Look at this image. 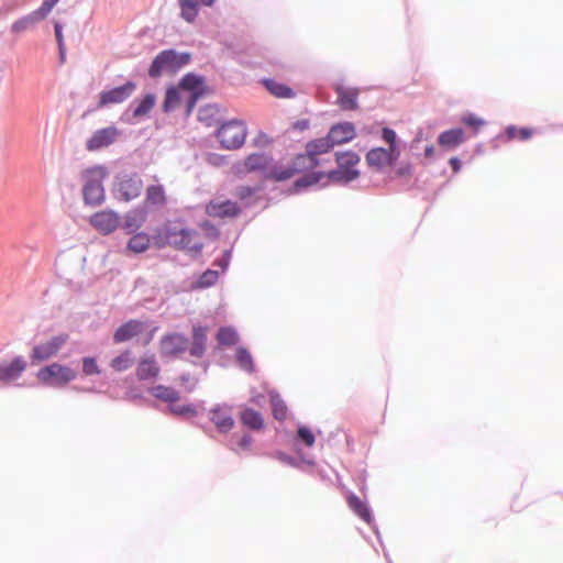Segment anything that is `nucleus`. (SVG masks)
Masks as SVG:
<instances>
[{
    "label": "nucleus",
    "instance_id": "nucleus-1",
    "mask_svg": "<svg viewBox=\"0 0 563 563\" xmlns=\"http://www.w3.org/2000/svg\"><path fill=\"white\" fill-rule=\"evenodd\" d=\"M107 174V169L103 166H95L82 173V196L87 205L98 206L103 202L104 188L102 183Z\"/></svg>",
    "mask_w": 563,
    "mask_h": 563
},
{
    "label": "nucleus",
    "instance_id": "nucleus-2",
    "mask_svg": "<svg viewBox=\"0 0 563 563\" xmlns=\"http://www.w3.org/2000/svg\"><path fill=\"white\" fill-rule=\"evenodd\" d=\"M190 55L188 53H177L173 49L161 52L153 60L148 69L152 78L159 77L164 73L174 74L188 64Z\"/></svg>",
    "mask_w": 563,
    "mask_h": 563
},
{
    "label": "nucleus",
    "instance_id": "nucleus-3",
    "mask_svg": "<svg viewBox=\"0 0 563 563\" xmlns=\"http://www.w3.org/2000/svg\"><path fill=\"white\" fill-rule=\"evenodd\" d=\"M246 134L247 131L244 122L231 120L218 129L217 137L224 148L235 150L244 144Z\"/></svg>",
    "mask_w": 563,
    "mask_h": 563
},
{
    "label": "nucleus",
    "instance_id": "nucleus-4",
    "mask_svg": "<svg viewBox=\"0 0 563 563\" xmlns=\"http://www.w3.org/2000/svg\"><path fill=\"white\" fill-rule=\"evenodd\" d=\"M360 157L356 153L347 151L336 154L338 169L328 173V178L332 181L349 183L358 176L354 167L358 164Z\"/></svg>",
    "mask_w": 563,
    "mask_h": 563
},
{
    "label": "nucleus",
    "instance_id": "nucleus-5",
    "mask_svg": "<svg viewBox=\"0 0 563 563\" xmlns=\"http://www.w3.org/2000/svg\"><path fill=\"white\" fill-rule=\"evenodd\" d=\"M77 374L70 367L58 363L38 369L37 379L46 385L64 386L76 378Z\"/></svg>",
    "mask_w": 563,
    "mask_h": 563
},
{
    "label": "nucleus",
    "instance_id": "nucleus-6",
    "mask_svg": "<svg viewBox=\"0 0 563 563\" xmlns=\"http://www.w3.org/2000/svg\"><path fill=\"white\" fill-rule=\"evenodd\" d=\"M334 145L328 135L309 142L306 146V154L296 157V165H306L307 168H314L319 165L318 156L328 153Z\"/></svg>",
    "mask_w": 563,
    "mask_h": 563
},
{
    "label": "nucleus",
    "instance_id": "nucleus-7",
    "mask_svg": "<svg viewBox=\"0 0 563 563\" xmlns=\"http://www.w3.org/2000/svg\"><path fill=\"white\" fill-rule=\"evenodd\" d=\"M196 232L188 229L169 228L166 231L167 243L178 250L200 252L202 244L195 241Z\"/></svg>",
    "mask_w": 563,
    "mask_h": 563
},
{
    "label": "nucleus",
    "instance_id": "nucleus-8",
    "mask_svg": "<svg viewBox=\"0 0 563 563\" xmlns=\"http://www.w3.org/2000/svg\"><path fill=\"white\" fill-rule=\"evenodd\" d=\"M135 89L136 85L133 81H128L120 87L101 91L97 107L104 108L110 104L122 103L132 96Z\"/></svg>",
    "mask_w": 563,
    "mask_h": 563
},
{
    "label": "nucleus",
    "instance_id": "nucleus-9",
    "mask_svg": "<svg viewBox=\"0 0 563 563\" xmlns=\"http://www.w3.org/2000/svg\"><path fill=\"white\" fill-rule=\"evenodd\" d=\"M68 341L67 334L53 336L47 342L37 344L33 347L31 358L33 362H43L55 356L60 347Z\"/></svg>",
    "mask_w": 563,
    "mask_h": 563
},
{
    "label": "nucleus",
    "instance_id": "nucleus-10",
    "mask_svg": "<svg viewBox=\"0 0 563 563\" xmlns=\"http://www.w3.org/2000/svg\"><path fill=\"white\" fill-rule=\"evenodd\" d=\"M89 223L101 234H110L120 224V217L112 210H102L92 214Z\"/></svg>",
    "mask_w": 563,
    "mask_h": 563
},
{
    "label": "nucleus",
    "instance_id": "nucleus-11",
    "mask_svg": "<svg viewBox=\"0 0 563 563\" xmlns=\"http://www.w3.org/2000/svg\"><path fill=\"white\" fill-rule=\"evenodd\" d=\"M188 349V340L180 333H169L159 340V351L163 356L174 357Z\"/></svg>",
    "mask_w": 563,
    "mask_h": 563
},
{
    "label": "nucleus",
    "instance_id": "nucleus-12",
    "mask_svg": "<svg viewBox=\"0 0 563 563\" xmlns=\"http://www.w3.org/2000/svg\"><path fill=\"white\" fill-rule=\"evenodd\" d=\"M143 189V181L137 174L125 175L118 183L120 199L131 201L137 198Z\"/></svg>",
    "mask_w": 563,
    "mask_h": 563
},
{
    "label": "nucleus",
    "instance_id": "nucleus-13",
    "mask_svg": "<svg viewBox=\"0 0 563 563\" xmlns=\"http://www.w3.org/2000/svg\"><path fill=\"white\" fill-rule=\"evenodd\" d=\"M205 211L211 218L227 219L239 216L241 208L231 200H211L206 205Z\"/></svg>",
    "mask_w": 563,
    "mask_h": 563
},
{
    "label": "nucleus",
    "instance_id": "nucleus-14",
    "mask_svg": "<svg viewBox=\"0 0 563 563\" xmlns=\"http://www.w3.org/2000/svg\"><path fill=\"white\" fill-rule=\"evenodd\" d=\"M209 418L219 432L228 433L234 427L231 407L218 405L209 411Z\"/></svg>",
    "mask_w": 563,
    "mask_h": 563
},
{
    "label": "nucleus",
    "instance_id": "nucleus-15",
    "mask_svg": "<svg viewBox=\"0 0 563 563\" xmlns=\"http://www.w3.org/2000/svg\"><path fill=\"white\" fill-rule=\"evenodd\" d=\"M120 135V131L114 126H108L97 130L86 143L88 151H98L111 145Z\"/></svg>",
    "mask_w": 563,
    "mask_h": 563
},
{
    "label": "nucleus",
    "instance_id": "nucleus-16",
    "mask_svg": "<svg viewBox=\"0 0 563 563\" xmlns=\"http://www.w3.org/2000/svg\"><path fill=\"white\" fill-rule=\"evenodd\" d=\"M398 156L399 153H395L394 150L375 147L367 153L366 161L369 166L380 169L385 166L391 165L397 161Z\"/></svg>",
    "mask_w": 563,
    "mask_h": 563
},
{
    "label": "nucleus",
    "instance_id": "nucleus-17",
    "mask_svg": "<svg viewBox=\"0 0 563 563\" xmlns=\"http://www.w3.org/2000/svg\"><path fill=\"white\" fill-rule=\"evenodd\" d=\"M356 135L355 126L351 122H341L331 126L328 137L333 145H341L352 141Z\"/></svg>",
    "mask_w": 563,
    "mask_h": 563
},
{
    "label": "nucleus",
    "instance_id": "nucleus-18",
    "mask_svg": "<svg viewBox=\"0 0 563 563\" xmlns=\"http://www.w3.org/2000/svg\"><path fill=\"white\" fill-rule=\"evenodd\" d=\"M159 373L161 367L155 355H145L139 360L135 374L140 380L155 379Z\"/></svg>",
    "mask_w": 563,
    "mask_h": 563
},
{
    "label": "nucleus",
    "instance_id": "nucleus-19",
    "mask_svg": "<svg viewBox=\"0 0 563 563\" xmlns=\"http://www.w3.org/2000/svg\"><path fill=\"white\" fill-rule=\"evenodd\" d=\"M26 368V363L23 357L18 356L11 362H3L0 364V380L9 383L21 376Z\"/></svg>",
    "mask_w": 563,
    "mask_h": 563
},
{
    "label": "nucleus",
    "instance_id": "nucleus-20",
    "mask_svg": "<svg viewBox=\"0 0 563 563\" xmlns=\"http://www.w3.org/2000/svg\"><path fill=\"white\" fill-rule=\"evenodd\" d=\"M167 203V195L163 185H151L145 189L144 206L161 209Z\"/></svg>",
    "mask_w": 563,
    "mask_h": 563
},
{
    "label": "nucleus",
    "instance_id": "nucleus-21",
    "mask_svg": "<svg viewBox=\"0 0 563 563\" xmlns=\"http://www.w3.org/2000/svg\"><path fill=\"white\" fill-rule=\"evenodd\" d=\"M144 330V324L139 320H129L128 322L121 324L113 334V341L115 343L126 342L134 336L142 333Z\"/></svg>",
    "mask_w": 563,
    "mask_h": 563
},
{
    "label": "nucleus",
    "instance_id": "nucleus-22",
    "mask_svg": "<svg viewBox=\"0 0 563 563\" xmlns=\"http://www.w3.org/2000/svg\"><path fill=\"white\" fill-rule=\"evenodd\" d=\"M208 329L206 327H194L191 334V344L188 346L189 354L194 357L200 358L206 352Z\"/></svg>",
    "mask_w": 563,
    "mask_h": 563
},
{
    "label": "nucleus",
    "instance_id": "nucleus-23",
    "mask_svg": "<svg viewBox=\"0 0 563 563\" xmlns=\"http://www.w3.org/2000/svg\"><path fill=\"white\" fill-rule=\"evenodd\" d=\"M180 7V15L184 20L189 23H192L197 15L199 4L210 7L213 4L214 0H178Z\"/></svg>",
    "mask_w": 563,
    "mask_h": 563
},
{
    "label": "nucleus",
    "instance_id": "nucleus-24",
    "mask_svg": "<svg viewBox=\"0 0 563 563\" xmlns=\"http://www.w3.org/2000/svg\"><path fill=\"white\" fill-rule=\"evenodd\" d=\"M335 92L338 93V104L343 110H355L357 109V97L358 90L354 88H345L343 86H336Z\"/></svg>",
    "mask_w": 563,
    "mask_h": 563
},
{
    "label": "nucleus",
    "instance_id": "nucleus-25",
    "mask_svg": "<svg viewBox=\"0 0 563 563\" xmlns=\"http://www.w3.org/2000/svg\"><path fill=\"white\" fill-rule=\"evenodd\" d=\"M464 141V131L460 128L443 131L438 137L439 145L446 150L457 147Z\"/></svg>",
    "mask_w": 563,
    "mask_h": 563
},
{
    "label": "nucleus",
    "instance_id": "nucleus-26",
    "mask_svg": "<svg viewBox=\"0 0 563 563\" xmlns=\"http://www.w3.org/2000/svg\"><path fill=\"white\" fill-rule=\"evenodd\" d=\"M262 84L267 91L275 98L290 99L295 97L294 90L285 84H280L274 79H263Z\"/></svg>",
    "mask_w": 563,
    "mask_h": 563
},
{
    "label": "nucleus",
    "instance_id": "nucleus-27",
    "mask_svg": "<svg viewBox=\"0 0 563 563\" xmlns=\"http://www.w3.org/2000/svg\"><path fill=\"white\" fill-rule=\"evenodd\" d=\"M202 86V79L199 76L187 74L180 81V87L185 90L192 91V96L188 102V112H190L196 103L197 93Z\"/></svg>",
    "mask_w": 563,
    "mask_h": 563
},
{
    "label": "nucleus",
    "instance_id": "nucleus-28",
    "mask_svg": "<svg viewBox=\"0 0 563 563\" xmlns=\"http://www.w3.org/2000/svg\"><path fill=\"white\" fill-rule=\"evenodd\" d=\"M150 393L156 399L168 402L169 405L180 399V395L176 389L165 385H156L150 389Z\"/></svg>",
    "mask_w": 563,
    "mask_h": 563
},
{
    "label": "nucleus",
    "instance_id": "nucleus-29",
    "mask_svg": "<svg viewBox=\"0 0 563 563\" xmlns=\"http://www.w3.org/2000/svg\"><path fill=\"white\" fill-rule=\"evenodd\" d=\"M347 504L350 506V508L360 517L363 519V521L366 523V525H372L373 522V516L368 509V507L366 506L365 503H363L357 496L355 495H350L347 497Z\"/></svg>",
    "mask_w": 563,
    "mask_h": 563
},
{
    "label": "nucleus",
    "instance_id": "nucleus-30",
    "mask_svg": "<svg viewBox=\"0 0 563 563\" xmlns=\"http://www.w3.org/2000/svg\"><path fill=\"white\" fill-rule=\"evenodd\" d=\"M240 419L244 426L252 430H261L264 427L262 415L252 408H245L241 412Z\"/></svg>",
    "mask_w": 563,
    "mask_h": 563
},
{
    "label": "nucleus",
    "instance_id": "nucleus-31",
    "mask_svg": "<svg viewBox=\"0 0 563 563\" xmlns=\"http://www.w3.org/2000/svg\"><path fill=\"white\" fill-rule=\"evenodd\" d=\"M134 357L130 350H125L118 356L113 357L110 362V367L114 372H124L132 367Z\"/></svg>",
    "mask_w": 563,
    "mask_h": 563
},
{
    "label": "nucleus",
    "instance_id": "nucleus-32",
    "mask_svg": "<svg viewBox=\"0 0 563 563\" xmlns=\"http://www.w3.org/2000/svg\"><path fill=\"white\" fill-rule=\"evenodd\" d=\"M150 246V236L144 232L134 234L128 242L126 249L135 254L145 252Z\"/></svg>",
    "mask_w": 563,
    "mask_h": 563
},
{
    "label": "nucleus",
    "instance_id": "nucleus-33",
    "mask_svg": "<svg viewBox=\"0 0 563 563\" xmlns=\"http://www.w3.org/2000/svg\"><path fill=\"white\" fill-rule=\"evenodd\" d=\"M268 165V157L264 154H251L244 161L247 172L263 170Z\"/></svg>",
    "mask_w": 563,
    "mask_h": 563
},
{
    "label": "nucleus",
    "instance_id": "nucleus-34",
    "mask_svg": "<svg viewBox=\"0 0 563 563\" xmlns=\"http://www.w3.org/2000/svg\"><path fill=\"white\" fill-rule=\"evenodd\" d=\"M273 416L277 420H285L287 417V406L277 393L269 394Z\"/></svg>",
    "mask_w": 563,
    "mask_h": 563
},
{
    "label": "nucleus",
    "instance_id": "nucleus-35",
    "mask_svg": "<svg viewBox=\"0 0 563 563\" xmlns=\"http://www.w3.org/2000/svg\"><path fill=\"white\" fill-rule=\"evenodd\" d=\"M38 22H41L40 19H37V16L33 12H31L30 14L16 20L11 25V31L12 33L20 34L33 27Z\"/></svg>",
    "mask_w": 563,
    "mask_h": 563
},
{
    "label": "nucleus",
    "instance_id": "nucleus-36",
    "mask_svg": "<svg viewBox=\"0 0 563 563\" xmlns=\"http://www.w3.org/2000/svg\"><path fill=\"white\" fill-rule=\"evenodd\" d=\"M155 104L154 95H146L142 100H140L136 107L133 110L134 118H141L151 112Z\"/></svg>",
    "mask_w": 563,
    "mask_h": 563
},
{
    "label": "nucleus",
    "instance_id": "nucleus-37",
    "mask_svg": "<svg viewBox=\"0 0 563 563\" xmlns=\"http://www.w3.org/2000/svg\"><path fill=\"white\" fill-rule=\"evenodd\" d=\"M219 273L217 271L207 269L199 276L194 287L199 289L208 288L210 286H213L217 283Z\"/></svg>",
    "mask_w": 563,
    "mask_h": 563
},
{
    "label": "nucleus",
    "instance_id": "nucleus-38",
    "mask_svg": "<svg viewBox=\"0 0 563 563\" xmlns=\"http://www.w3.org/2000/svg\"><path fill=\"white\" fill-rule=\"evenodd\" d=\"M217 340L221 345H234L238 342V334L232 328L222 327L217 333Z\"/></svg>",
    "mask_w": 563,
    "mask_h": 563
},
{
    "label": "nucleus",
    "instance_id": "nucleus-39",
    "mask_svg": "<svg viewBox=\"0 0 563 563\" xmlns=\"http://www.w3.org/2000/svg\"><path fill=\"white\" fill-rule=\"evenodd\" d=\"M506 134L509 140L526 141L532 136L533 131L530 128L508 126Z\"/></svg>",
    "mask_w": 563,
    "mask_h": 563
},
{
    "label": "nucleus",
    "instance_id": "nucleus-40",
    "mask_svg": "<svg viewBox=\"0 0 563 563\" xmlns=\"http://www.w3.org/2000/svg\"><path fill=\"white\" fill-rule=\"evenodd\" d=\"M236 361L240 364V366L247 371L249 373H252L254 371V364L251 354L247 350L240 347L236 351Z\"/></svg>",
    "mask_w": 563,
    "mask_h": 563
},
{
    "label": "nucleus",
    "instance_id": "nucleus-41",
    "mask_svg": "<svg viewBox=\"0 0 563 563\" xmlns=\"http://www.w3.org/2000/svg\"><path fill=\"white\" fill-rule=\"evenodd\" d=\"M179 101L180 98L178 89L175 87L167 89L165 100L163 103L164 111L168 112L169 110L176 108Z\"/></svg>",
    "mask_w": 563,
    "mask_h": 563
},
{
    "label": "nucleus",
    "instance_id": "nucleus-42",
    "mask_svg": "<svg viewBox=\"0 0 563 563\" xmlns=\"http://www.w3.org/2000/svg\"><path fill=\"white\" fill-rule=\"evenodd\" d=\"M324 177L322 172H312L296 180V186L305 187L319 183Z\"/></svg>",
    "mask_w": 563,
    "mask_h": 563
},
{
    "label": "nucleus",
    "instance_id": "nucleus-43",
    "mask_svg": "<svg viewBox=\"0 0 563 563\" xmlns=\"http://www.w3.org/2000/svg\"><path fill=\"white\" fill-rule=\"evenodd\" d=\"M169 411L176 416L181 417H195L197 415V410L191 405H175L170 404Z\"/></svg>",
    "mask_w": 563,
    "mask_h": 563
},
{
    "label": "nucleus",
    "instance_id": "nucleus-44",
    "mask_svg": "<svg viewBox=\"0 0 563 563\" xmlns=\"http://www.w3.org/2000/svg\"><path fill=\"white\" fill-rule=\"evenodd\" d=\"M58 1L59 0H43L42 5L38 9L34 10L33 13L37 16V19H40V21H43L46 19V16L49 14V12L53 10V8Z\"/></svg>",
    "mask_w": 563,
    "mask_h": 563
},
{
    "label": "nucleus",
    "instance_id": "nucleus-45",
    "mask_svg": "<svg viewBox=\"0 0 563 563\" xmlns=\"http://www.w3.org/2000/svg\"><path fill=\"white\" fill-rule=\"evenodd\" d=\"M62 29H63L62 24L59 22H55V24H54L55 37H56V41L58 44L60 62L64 63L65 58H66V48H65Z\"/></svg>",
    "mask_w": 563,
    "mask_h": 563
},
{
    "label": "nucleus",
    "instance_id": "nucleus-46",
    "mask_svg": "<svg viewBox=\"0 0 563 563\" xmlns=\"http://www.w3.org/2000/svg\"><path fill=\"white\" fill-rule=\"evenodd\" d=\"M82 373L87 376L100 374V368L95 357L82 358Z\"/></svg>",
    "mask_w": 563,
    "mask_h": 563
},
{
    "label": "nucleus",
    "instance_id": "nucleus-47",
    "mask_svg": "<svg viewBox=\"0 0 563 563\" xmlns=\"http://www.w3.org/2000/svg\"><path fill=\"white\" fill-rule=\"evenodd\" d=\"M461 122L472 128L475 132H477L482 126L485 125V121L483 119L472 113L463 115Z\"/></svg>",
    "mask_w": 563,
    "mask_h": 563
},
{
    "label": "nucleus",
    "instance_id": "nucleus-48",
    "mask_svg": "<svg viewBox=\"0 0 563 563\" xmlns=\"http://www.w3.org/2000/svg\"><path fill=\"white\" fill-rule=\"evenodd\" d=\"M383 140L389 145L388 150H394L395 153H399L396 146V133L389 128H384L382 131Z\"/></svg>",
    "mask_w": 563,
    "mask_h": 563
},
{
    "label": "nucleus",
    "instance_id": "nucleus-49",
    "mask_svg": "<svg viewBox=\"0 0 563 563\" xmlns=\"http://www.w3.org/2000/svg\"><path fill=\"white\" fill-rule=\"evenodd\" d=\"M298 438L307 445L312 446L314 444V435L308 427H299Z\"/></svg>",
    "mask_w": 563,
    "mask_h": 563
},
{
    "label": "nucleus",
    "instance_id": "nucleus-50",
    "mask_svg": "<svg viewBox=\"0 0 563 563\" xmlns=\"http://www.w3.org/2000/svg\"><path fill=\"white\" fill-rule=\"evenodd\" d=\"M301 168H307L306 165H296V161L294 162V167L292 168H287L283 172H280L279 174L276 175V179L277 180H285V179H288V178H291L295 173L297 172H300Z\"/></svg>",
    "mask_w": 563,
    "mask_h": 563
},
{
    "label": "nucleus",
    "instance_id": "nucleus-51",
    "mask_svg": "<svg viewBox=\"0 0 563 563\" xmlns=\"http://www.w3.org/2000/svg\"><path fill=\"white\" fill-rule=\"evenodd\" d=\"M255 189L250 187V186H242L240 188L236 189V197L240 198L241 200H244L251 196H253L255 194Z\"/></svg>",
    "mask_w": 563,
    "mask_h": 563
},
{
    "label": "nucleus",
    "instance_id": "nucleus-52",
    "mask_svg": "<svg viewBox=\"0 0 563 563\" xmlns=\"http://www.w3.org/2000/svg\"><path fill=\"white\" fill-rule=\"evenodd\" d=\"M453 172L456 174L461 170V161L457 157H452L449 161Z\"/></svg>",
    "mask_w": 563,
    "mask_h": 563
},
{
    "label": "nucleus",
    "instance_id": "nucleus-53",
    "mask_svg": "<svg viewBox=\"0 0 563 563\" xmlns=\"http://www.w3.org/2000/svg\"><path fill=\"white\" fill-rule=\"evenodd\" d=\"M433 154H434V147L432 145L427 146L424 150V155L427 157H431V156H433Z\"/></svg>",
    "mask_w": 563,
    "mask_h": 563
},
{
    "label": "nucleus",
    "instance_id": "nucleus-54",
    "mask_svg": "<svg viewBox=\"0 0 563 563\" xmlns=\"http://www.w3.org/2000/svg\"><path fill=\"white\" fill-rule=\"evenodd\" d=\"M251 441H252L251 437L245 435V437H243V438H242V440H241V445H242V446H249V445H250V443H251Z\"/></svg>",
    "mask_w": 563,
    "mask_h": 563
},
{
    "label": "nucleus",
    "instance_id": "nucleus-55",
    "mask_svg": "<svg viewBox=\"0 0 563 563\" xmlns=\"http://www.w3.org/2000/svg\"><path fill=\"white\" fill-rule=\"evenodd\" d=\"M220 265L222 266L223 269H225V267L228 266V260L223 261V263H220Z\"/></svg>",
    "mask_w": 563,
    "mask_h": 563
},
{
    "label": "nucleus",
    "instance_id": "nucleus-56",
    "mask_svg": "<svg viewBox=\"0 0 563 563\" xmlns=\"http://www.w3.org/2000/svg\"><path fill=\"white\" fill-rule=\"evenodd\" d=\"M125 225H126V227H131V225H132V223L130 222V220H129V219L126 220Z\"/></svg>",
    "mask_w": 563,
    "mask_h": 563
}]
</instances>
